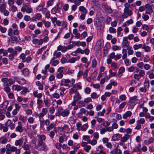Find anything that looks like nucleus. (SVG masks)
<instances>
[{
    "label": "nucleus",
    "mask_w": 154,
    "mask_h": 154,
    "mask_svg": "<svg viewBox=\"0 0 154 154\" xmlns=\"http://www.w3.org/2000/svg\"><path fill=\"white\" fill-rule=\"evenodd\" d=\"M36 139H33L32 140V143L34 145L35 148L39 151H47L48 149L47 145L44 142H37Z\"/></svg>",
    "instance_id": "nucleus-1"
},
{
    "label": "nucleus",
    "mask_w": 154,
    "mask_h": 154,
    "mask_svg": "<svg viewBox=\"0 0 154 154\" xmlns=\"http://www.w3.org/2000/svg\"><path fill=\"white\" fill-rule=\"evenodd\" d=\"M6 152L7 154H11L12 152H15L16 154H19L20 152V149L13 146H11L10 144H8L6 146Z\"/></svg>",
    "instance_id": "nucleus-2"
},
{
    "label": "nucleus",
    "mask_w": 154,
    "mask_h": 154,
    "mask_svg": "<svg viewBox=\"0 0 154 154\" xmlns=\"http://www.w3.org/2000/svg\"><path fill=\"white\" fill-rule=\"evenodd\" d=\"M69 93L71 95L74 94L73 99L79 100L81 99V97L79 92L74 88H71L69 90Z\"/></svg>",
    "instance_id": "nucleus-3"
},
{
    "label": "nucleus",
    "mask_w": 154,
    "mask_h": 154,
    "mask_svg": "<svg viewBox=\"0 0 154 154\" xmlns=\"http://www.w3.org/2000/svg\"><path fill=\"white\" fill-rule=\"evenodd\" d=\"M21 11L23 12L26 11L28 14H31L33 12V10L32 8L30 7V4L28 3H26L24 6H23L21 8Z\"/></svg>",
    "instance_id": "nucleus-4"
},
{
    "label": "nucleus",
    "mask_w": 154,
    "mask_h": 154,
    "mask_svg": "<svg viewBox=\"0 0 154 154\" xmlns=\"http://www.w3.org/2000/svg\"><path fill=\"white\" fill-rule=\"evenodd\" d=\"M27 138L26 136H23L19 140H16L15 142V145L16 146H20L26 144Z\"/></svg>",
    "instance_id": "nucleus-5"
},
{
    "label": "nucleus",
    "mask_w": 154,
    "mask_h": 154,
    "mask_svg": "<svg viewBox=\"0 0 154 154\" xmlns=\"http://www.w3.org/2000/svg\"><path fill=\"white\" fill-rule=\"evenodd\" d=\"M76 130L78 131H85L88 127V124L86 123L82 125L81 122H78L76 123Z\"/></svg>",
    "instance_id": "nucleus-6"
},
{
    "label": "nucleus",
    "mask_w": 154,
    "mask_h": 154,
    "mask_svg": "<svg viewBox=\"0 0 154 154\" xmlns=\"http://www.w3.org/2000/svg\"><path fill=\"white\" fill-rule=\"evenodd\" d=\"M73 52L76 54L78 53H80L82 54H85V55H88L89 54L90 51L88 48H86L85 50H82L81 48H78L75 51Z\"/></svg>",
    "instance_id": "nucleus-7"
},
{
    "label": "nucleus",
    "mask_w": 154,
    "mask_h": 154,
    "mask_svg": "<svg viewBox=\"0 0 154 154\" xmlns=\"http://www.w3.org/2000/svg\"><path fill=\"white\" fill-rule=\"evenodd\" d=\"M133 14L132 11L130 10L124 9V13L122 15L123 19L127 18L128 16H131Z\"/></svg>",
    "instance_id": "nucleus-8"
},
{
    "label": "nucleus",
    "mask_w": 154,
    "mask_h": 154,
    "mask_svg": "<svg viewBox=\"0 0 154 154\" xmlns=\"http://www.w3.org/2000/svg\"><path fill=\"white\" fill-rule=\"evenodd\" d=\"M64 69L63 67H60L57 69V72L56 76V78L58 79H61L63 77Z\"/></svg>",
    "instance_id": "nucleus-9"
},
{
    "label": "nucleus",
    "mask_w": 154,
    "mask_h": 154,
    "mask_svg": "<svg viewBox=\"0 0 154 154\" xmlns=\"http://www.w3.org/2000/svg\"><path fill=\"white\" fill-rule=\"evenodd\" d=\"M137 97L134 96L130 98L129 102L128 103V105L131 106L133 107L137 103Z\"/></svg>",
    "instance_id": "nucleus-10"
},
{
    "label": "nucleus",
    "mask_w": 154,
    "mask_h": 154,
    "mask_svg": "<svg viewBox=\"0 0 154 154\" xmlns=\"http://www.w3.org/2000/svg\"><path fill=\"white\" fill-rule=\"evenodd\" d=\"M16 131L20 133L24 131V128L22 125V123L21 122H18L17 125L15 128Z\"/></svg>",
    "instance_id": "nucleus-11"
},
{
    "label": "nucleus",
    "mask_w": 154,
    "mask_h": 154,
    "mask_svg": "<svg viewBox=\"0 0 154 154\" xmlns=\"http://www.w3.org/2000/svg\"><path fill=\"white\" fill-rule=\"evenodd\" d=\"M48 112V110L46 108H43L42 112L39 114H38L36 113L35 116L36 117H38L39 119L41 118H42L45 115H46Z\"/></svg>",
    "instance_id": "nucleus-12"
},
{
    "label": "nucleus",
    "mask_w": 154,
    "mask_h": 154,
    "mask_svg": "<svg viewBox=\"0 0 154 154\" xmlns=\"http://www.w3.org/2000/svg\"><path fill=\"white\" fill-rule=\"evenodd\" d=\"M102 8L109 13H111L112 12V11L110 7L108 6L106 4L103 3L102 5Z\"/></svg>",
    "instance_id": "nucleus-13"
},
{
    "label": "nucleus",
    "mask_w": 154,
    "mask_h": 154,
    "mask_svg": "<svg viewBox=\"0 0 154 154\" xmlns=\"http://www.w3.org/2000/svg\"><path fill=\"white\" fill-rule=\"evenodd\" d=\"M5 125L10 126L11 130H13L15 128V125L13 123L10 119H8L5 124Z\"/></svg>",
    "instance_id": "nucleus-14"
},
{
    "label": "nucleus",
    "mask_w": 154,
    "mask_h": 154,
    "mask_svg": "<svg viewBox=\"0 0 154 154\" xmlns=\"http://www.w3.org/2000/svg\"><path fill=\"white\" fill-rule=\"evenodd\" d=\"M129 42L127 39V38L124 37L123 38V42L122 43V47L128 48L130 47L129 46Z\"/></svg>",
    "instance_id": "nucleus-15"
},
{
    "label": "nucleus",
    "mask_w": 154,
    "mask_h": 154,
    "mask_svg": "<svg viewBox=\"0 0 154 154\" xmlns=\"http://www.w3.org/2000/svg\"><path fill=\"white\" fill-rule=\"evenodd\" d=\"M70 83L71 81L69 79H63L61 81L60 85L61 86H68L69 85V84Z\"/></svg>",
    "instance_id": "nucleus-16"
},
{
    "label": "nucleus",
    "mask_w": 154,
    "mask_h": 154,
    "mask_svg": "<svg viewBox=\"0 0 154 154\" xmlns=\"http://www.w3.org/2000/svg\"><path fill=\"white\" fill-rule=\"evenodd\" d=\"M145 7L146 9L145 11L146 14H150L152 12L153 10L149 4H146L145 5Z\"/></svg>",
    "instance_id": "nucleus-17"
},
{
    "label": "nucleus",
    "mask_w": 154,
    "mask_h": 154,
    "mask_svg": "<svg viewBox=\"0 0 154 154\" xmlns=\"http://www.w3.org/2000/svg\"><path fill=\"white\" fill-rule=\"evenodd\" d=\"M80 58V57L79 56H78L77 57H72L68 60V62L71 63H74L76 61L79 60Z\"/></svg>",
    "instance_id": "nucleus-18"
},
{
    "label": "nucleus",
    "mask_w": 154,
    "mask_h": 154,
    "mask_svg": "<svg viewBox=\"0 0 154 154\" xmlns=\"http://www.w3.org/2000/svg\"><path fill=\"white\" fill-rule=\"evenodd\" d=\"M130 136L128 134H125L123 136L121 137V141L123 143L125 142L129 139Z\"/></svg>",
    "instance_id": "nucleus-19"
},
{
    "label": "nucleus",
    "mask_w": 154,
    "mask_h": 154,
    "mask_svg": "<svg viewBox=\"0 0 154 154\" xmlns=\"http://www.w3.org/2000/svg\"><path fill=\"white\" fill-rule=\"evenodd\" d=\"M118 146L119 145L117 146L116 148L110 152L111 154H122V151L120 149H118Z\"/></svg>",
    "instance_id": "nucleus-20"
},
{
    "label": "nucleus",
    "mask_w": 154,
    "mask_h": 154,
    "mask_svg": "<svg viewBox=\"0 0 154 154\" xmlns=\"http://www.w3.org/2000/svg\"><path fill=\"white\" fill-rule=\"evenodd\" d=\"M132 114V112L130 111H127L123 115L122 117L123 119H127L128 117H130L131 116Z\"/></svg>",
    "instance_id": "nucleus-21"
},
{
    "label": "nucleus",
    "mask_w": 154,
    "mask_h": 154,
    "mask_svg": "<svg viewBox=\"0 0 154 154\" xmlns=\"http://www.w3.org/2000/svg\"><path fill=\"white\" fill-rule=\"evenodd\" d=\"M22 87L18 85H14L12 86V89L13 91H20L22 90Z\"/></svg>",
    "instance_id": "nucleus-22"
},
{
    "label": "nucleus",
    "mask_w": 154,
    "mask_h": 154,
    "mask_svg": "<svg viewBox=\"0 0 154 154\" xmlns=\"http://www.w3.org/2000/svg\"><path fill=\"white\" fill-rule=\"evenodd\" d=\"M22 74L24 76H28L29 74V70L27 68H25L22 71Z\"/></svg>",
    "instance_id": "nucleus-23"
},
{
    "label": "nucleus",
    "mask_w": 154,
    "mask_h": 154,
    "mask_svg": "<svg viewBox=\"0 0 154 154\" xmlns=\"http://www.w3.org/2000/svg\"><path fill=\"white\" fill-rule=\"evenodd\" d=\"M79 11L81 12V14H86L87 13V9L83 6H80L79 7Z\"/></svg>",
    "instance_id": "nucleus-24"
},
{
    "label": "nucleus",
    "mask_w": 154,
    "mask_h": 154,
    "mask_svg": "<svg viewBox=\"0 0 154 154\" xmlns=\"http://www.w3.org/2000/svg\"><path fill=\"white\" fill-rule=\"evenodd\" d=\"M37 137L39 138V140H38L37 142L39 143V142H44L43 141L45 140L46 139V137L45 135H37Z\"/></svg>",
    "instance_id": "nucleus-25"
},
{
    "label": "nucleus",
    "mask_w": 154,
    "mask_h": 154,
    "mask_svg": "<svg viewBox=\"0 0 154 154\" xmlns=\"http://www.w3.org/2000/svg\"><path fill=\"white\" fill-rule=\"evenodd\" d=\"M69 113V111L68 109H66L63 111L60 114L63 117H66L68 116Z\"/></svg>",
    "instance_id": "nucleus-26"
},
{
    "label": "nucleus",
    "mask_w": 154,
    "mask_h": 154,
    "mask_svg": "<svg viewBox=\"0 0 154 154\" xmlns=\"http://www.w3.org/2000/svg\"><path fill=\"white\" fill-rule=\"evenodd\" d=\"M22 91H21L20 93L22 95H25L27 92H29V90L26 87H22Z\"/></svg>",
    "instance_id": "nucleus-27"
},
{
    "label": "nucleus",
    "mask_w": 154,
    "mask_h": 154,
    "mask_svg": "<svg viewBox=\"0 0 154 154\" xmlns=\"http://www.w3.org/2000/svg\"><path fill=\"white\" fill-rule=\"evenodd\" d=\"M122 53L123 54L122 58L123 60H124L127 57V50L124 48L122 49Z\"/></svg>",
    "instance_id": "nucleus-28"
},
{
    "label": "nucleus",
    "mask_w": 154,
    "mask_h": 154,
    "mask_svg": "<svg viewBox=\"0 0 154 154\" xmlns=\"http://www.w3.org/2000/svg\"><path fill=\"white\" fill-rule=\"evenodd\" d=\"M37 91H35L33 92V95L35 97H36L38 99L41 98L42 96V93H40L38 94Z\"/></svg>",
    "instance_id": "nucleus-29"
},
{
    "label": "nucleus",
    "mask_w": 154,
    "mask_h": 154,
    "mask_svg": "<svg viewBox=\"0 0 154 154\" xmlns=\"http://www.w3.org/2000/svg\"><path fill=\"white\" fill-rule=\"evenodd\" d=\"M20 85H24L26 83V80L23 78L19 79L16 81Z\"/></svg>",
    "instance_id": "nucleus-30"
},
{
    "label": "nucleus",
    "mask_w": 154,
    "mask_h": 154,
    "mask_svg": "<svg viewBox=\"0 0 154 154\" xmlns=\"http://www.w3.org/2000/svg\"><path fill=\"white\" fill-rule=\"evenodd\" d=\"M36 85L38 87V89L39 90H43V86L39 81H37L36 82Z\"/></svg>",
    "instance_id": "nucleus-31"
},
{
    "label": "nucleus",
    "mask_w": 154,
    "mask_h": 154,
    "mask_svg": "<svg viewBox=\"0 0 154 154\" xmlns=\"http://www.w3.org/2000/svg\"><path fill=\"white\" fill-rule=\"evenodd\" d=\"M67 140V137L65 135H63L60 137L59 139V141L60 143H62L64 141Z\"/></svg>",
    "instance_id": "nucleus-32"
},
{
    "label": "nucleus",
    "mask_w": 154,
    "mask_h": 154,
    "mask_svg": "<svg viewBox=\"0 0 154 154\" xmlns=\"http://www.w3.org/2000/svg\"><path fill=\"white\" fill-rule=\"evenodd\" d=\"M145 118L148 119L149 121L150 122H152L154 120V116H151L149 113H147L146 115H145Z\"/></svg>",
    "instance_id": "nucleus-33"
},
{
    "label": "nucleus",
    "mask_w": 154,
    "mask_h": 154,
    "mask_svg": "<svg viewBox=\"0 0 154 154\" xmlns=\"http://www.w3.org/2000/svg\"><path fill=\"white\" fill-rule=\"evenodd\" d=\"M73 100H73L72 102L70 104H69V106L68 108L69 109H71V108H72V106H76V102H77V101L79 100H74V99H73Z\"/></svg>",
    "instance_id": "nucleus-34"
},
{
    "label": "nucleus",
    "mask_w": 154,
    "mask_h": 154,
    "mask_svg": "<svg viewBox=\"0 0 154 154\" xmlns=\"http://www.w3.org/2000/svg\"><path fill=\"white\" fill-rule=\"evenodd\" d=\"M8 141V139L5 137H0V143L2 144L6 143Z\"/></svg>",
    "instance_id": "nucleus-35"
},
{
    "label": "nucleus",
    "mask_w": 154,
    "mask_h": 154,
    "mask_svg": "<svg viewBox=\"0 0 154 154\" xmlns=\"http://www.w3.org/2000/svg\"><path fill=\"white\" fill-rule=\"evenodd\" d=\"M6 3L4 2L1 4L0 5V11L1 12L4 10L6 9Z\"/></svg>",
    "instance_id": "nucleus-36"
},
{
    "label": "nucleus",
    "mask_w": 154,
    "mask_h": 154,
    "mask_svg": "<svg viewBox=\"0 0 154 154\" xmlns=\"http://www.w3.org/2000/svg\"><path fill=\"white\" fill-rule=\"evenodd\" d=\"M88 143L91 144L92 145L94 146L97 144V140L95 139L93 140H88Z\"/></svg>",
    "instance_id": "nucleus-37"
},
{
    "label": "nucleus",
    "mask_w": 154,
    "mask_h": 154,
    "mask_svg": "<svg viewBox=\"0 0 154 154\" xmlns=\"http://www.w3.org/2000/svg\"><path fill=\"white\" fill-rule=\"evenodd\" d=\"M55 125L54 123L51 124L49 126L47 127V131H49L51 130L55 126Z\"/></svg>",
    "instance_id": "nucleus-38"
},
{
    "label": "nucleus",
    "mask_w": 154,
    "mask_h": 154,
    "mask_svg": "<svg viewBox=\"0 0 154 154\" xmlns=\"http://www.w3.org/2000/svg\"><path fill=\"white\" fill-rule=\"evenodd\" d=\"M142 48L145 50L146 52H149L150 51L151 49L149 46H146L144 44L143 45Z\"/></svg>",
    "instance_id": "nucleus-39"
},
{
    "label": "nucleus",
    "mask_w": 154,
    "mask_h": 154,
    "mask_svg": "<svg viewBox=\"0 0 154 154\" xmlns=\"http://www.w3.org/2000/svg\"><path fill=\"white\" fill-rule=\"evenodd\" d=\"M42 22L44 24L45 27L48 28L51 25L50 22L49 21H46L45 20H43Z\"/></svg>",
    "instance_id": "nucleus-40"
},
{
    "label": "nucleus",
    "mask_w": 154,
    "mask_h": 154,
    "mask_svg": "<svg viewBox=\"0 0 154 154\" xmlns=\"http://www.w3.org/2000/svg\"><path fill=\"white\" fill-rule=\"evenodd\" d=\"M17 10V8L14 5L10 6V8L9 9V10L11 11L12 12H15Z\"/></svg>",
    "instance_id": "nucleus-41"
},
{
    "label": "nucleus",
    "mask_w": 154,
    "mask_h": 154,
    "mask_svg": "<svg viewBox=\"0 0 154 154\" xmlns=\"http://www.w3.org/2000/svg\"><path fill=\"white\" fill-rule=\"evenodd\" d=\"M72 88H74L77 90H80L82 88V86L79 84H76L74 85Z\"/></svg>",
    "instance_id": "nucleus-42"
},
{
    "label": "nucleus",
    "mask_w": 154,
    "mask_h": 154,
    "mask_svg": "<svg viewBox=\"0 0 154 154\" xmlns=\"http://www.w3.org/2000/svg\"><path fill=\"white\" fill-rule=\"evenodd\" d=\"M44 6L42 5H39L36 8L37 10L40 11L43 10H47V9L46 8H44Z\"/></svg>",
    "instance_id": "nucleus-43"
},
{
    "label": "nucleus",
    "mask_w": 154,
    "mask_h": 154,
    "mask_svg": "<svg viewBox=\"0 0 154 154\" xmlns=\"http://www.w3.org/2000/svg\"><path fill=\"white\" fill-rule=\"evenodd\" d=\"M143 46L142 44H135L133 45V48L135 50H137L139 48H142Z\"/></svg>",
    "instance_id": "nucleus-44"
},
{
    "label": "nucleus",
    "mask_w": 154,
    "mask_h": 154,
    "mask_svg": "<svg viewBox=\"0 0 154 154\" xmlns=\"http://www.w3.org/2000/svg\"><path fill=\"white\" fill-rule=\"evenodd\" d=\"M109 33H115L116 32V29L112 26L109 27Z\"/></svg>",
    "instance_id": "nucleus-45"
},
{
    "label": "nucleus",
    "mask_w": 154,
    "mask_h": 154,
    "mask_svg": "<svg viewBox=\"0 0 154 154\" xmlns=\"http://www.w3.org/2000/svg\"><path fill=\"white\" fill-rule=\"evenodd\" d=\"M112 48L114 51H115L120 50L121 47L120 46L114 45L112 47Z\"/></svg>",
    "instance_id": "nucleus-46"
},
{
    "label": "nucleus",
    "mask_w": 154,
    "mask_h": 154,
    "mask_svg": "<svg viewBox=\"0 0 154 154\" xmlns=\"http://www.w3.org/2000/svg\"><path fill=\"white\" fill-rule=\"evenodd\" d=\"M97 64V62L95 59H93L92 61L91 67L93 68L95 67Z\"/></svg>",
    "instance_id": "nucleus-47"
},
{
    "label": "nucleus",
    "mask_w": 154,
    "mask_h": 154,
    "mask_svg": "<svg viewBox=\"0 0 154 154\" xmlns=\"http://www.w3.org/2000/svg\"><path fill=\"white\" fill-rule=\"evenodd\" d=\"M147 74L149 75V77L150 79H152L154 78V74L153 71L152 72L149 71L147 73Z\"/></svg>",
    "instance_id": "nucleus-48"
},
{
    "label": "nucleus",
    "mask_w": 154,
    "mask_h": 154,
    "mask_svg": "<svg viewBox=\"0 0 154 154\" xmlns=\"http://www.w3.org/2000/svg\"><path fill=\"white\" fill-rule=\"evenodd\" d=\"M91 97L93 99H95L96 98H97L99 97V95H97L96 93L93 92L92 93L91 95Z\"/></svg>",
    "instance_id": "nucleus-49"
},
{
    "label": "nucleus",
    "mask_w": 154,
    "mask_h": 154,
    "mask_svg": "<svg viewBox=\"0 0 154 154\" xmlns=\"http://www.w3.org/2000/svg\"><path fill=\"white\" fill-rule=\"evenodd\" d=\"M8 35L11 37L14 35L13 31L11 28H9L8 30Z\"/></svg>",
    "instance_id": "nucleus-50"
},
{
    "label": "nucleus",
    "mask_w": 154,
    "mask_h": 154,
    "mask_svg": "<svg viewBox=\"0 0 154 154\" xmlns=\"http://www.w3.org/2000/svg\"><path fill=\"white\" fill-rule=\"evenodd\" d=\"M46 106L48 107L50 106V101L48 99H45L44 100Z\"/></svg>",
    "instance_id": "nucleus-51"
},
{
    "label": "nucleus",
    "mask_w": 154,
    "mask_h": 154,
    "mask_svg": "<svg viewBox=\"0 0 154 154\" xmlns=\"http://www.w3.org/2000/svg\"><path fill=\"white\" fill-rule=\"evenodd\" d=\"M0 31L2 33H5L7 31V29L5 27H3L0 25Z\"/></svg>",
    "instance_id": "nucleus-52"
},
{
    "label": "nucleus",
    "mask_w": 154,
    "mask_h": 154,
    "mask_svg": "<svg viewBox=\"0 0 154 154\" xmlns=\"http://www.w3.org/2000/svg\"><path fill=\"white\" fill-rule=\"evenodd\" d=\"M41 15L39 13L37 14L35 17H34V20H39L41 17Z\"/></svg>",
    "instance_id": "nucleus-53"
},
{
    "label": "nucleus",
    "mask_w": 154,
    "mask_h": 154,
    "mask_svg": "<svg viewBox=\"0 0 154 154\" xmlns=\"http://www.w3.org/2000/svg\"><path fill=\"white\" fill-rule=\"evenodd\" d=\"M94 23L95 26L97 27H99V22L98 20L97 19H94Z\"/></svg>",
    "instance_id": "nucleus-54"
},
{
    "label": "nucleus",
    "mask_w": 154,
    "mask_h": 154,
    "mask_svg": "<svg viewBox=\"0 0 154 154\" xmlns=\"http://www.w3.org/2000/svg\"><path fill=\"white\" fill-rule=\"evenodd\" d=\"M127 49L128 50V54L129 55H132L134 54V51L131 49V47L127 48Z\"/></svg>",
    "instance_id": "nucleus-55"
},
{
    "label": "nucleus",
    "mask_w": 154,
    "mask_h": 154,
    "mask_svg": "<svg viewBox=\"0 0 154 154\" xmlns=\"http://www.w3.org/2000/svg\"><path fill=\"white\" fill-rule=\"evenodd\" d=\"M110 125V122H108L107 121H103L102 123V125H103V126L105 127H107L109 126Z\"/></svg>",
    "instance_id": "nucleus-56"
},
{
    "label": "nucleus",
    "mask_w": 154,
    "mask_h": 154,
    "mask_svg": "<svg viewBox=\"0 0 154 154\" xmlns=\"http://www.w3.org/2000/svg\"><path fill=\"white\" fill-rule=\"evenodd\" d=\"M91 146L90 145L87 146L85 147L83 149L84 150L87 152H88L91 149Z\"/></svg>",
    "instance_id": "nucleus-57"
},
{
    "label": "nucleus",
    "mask_w": 154,
    "mask_h": 154,
    "mask_svg": "<svg viewBox=\"0 0 154 154\" xmlns=\"http://www.w3.org/2000/svg\"><path fill=\"white\" fill-rule=\"evenodd\" d=\"M62 6V5L60 3H58L57 5V9L58 11H60Z\"/></svg>",
    "instance_id": "nucleus-58"
},
{
    "label": "nucleus",
    "mask_w": 154,
    "mask_h": 154,
    "mask_svg": "<svg viewBox=\"0 0 154 154\" xmlns=\"http://www.w3.org/2000/svg\"><path fill=\"white\" fill-rule=\"evenodd\" d=\"M7 3L9 6L10 7L14 5H13L14 4V0H8Z\"/></svg>",
    "instance_id": "nucleus-59"
},
{
    "label": "nucleus",
    "mask_w": 154,
    "mask_h": 154,
    "mask_svg": "<svg viewBox=\"0 0 154 154\" xmlns=\"http://www.w3.org/2000/svg\"><path fill=\"white\" fill-rule=\"evenodd\" d=\"M142 18L144 21H146L149 19V17L148 15L143 14L142 16Z\"/></svg>",
    "instance_id": "nucleus-60"
},
{
    "label": "nucleus",
    "mask_w": 154,
    "mask_h": 154,
    "mask_svg": "<svg viewBox=\"0 0 154 154\" xmlns=\"http://www.w3.org/2000/svg\"><path fill=\"white\" fill-rule=\"evenodd\" d=\"M149 87V81H145L144 83V87L146 89L148 88Z\"/></svg>",
    "instance_id": "nucleus-61"
},
{
    "label": "nucleus",
    "mask_w": 154,
    "mask_h": 154,
    "mask_svg": "<svg viewBox=\"0 0 154 154\" xmlns=\"http://www.w3.org/2000/svg\"><path fill=\"white\" fill-rule=\"evenodd\" d=\"M125 8L124 9L130 10L129 8L130 7V5L128 3L126 2L125 4Z\"/></svg>",
    "instance_id": "nucleus-62"
},
{
    "label": "nucleus",
    "mask_w": 154,
    "mask_h": 154,
    "mask_svg": "<svg viewBox=\"0 0 154 154\" xmlns=\"http://www.w3.org/2000/svg\"><path fill=\"white\" fill-rule=\"evenodd\" d=\"M10 39L11 41H13L17 42L18 40V38L17 37L14 35L11 37Z\"/></svg>",
    "instance_id": "nucleus-63"
},
{
    "label": "nucleus",
    "mask_w": 154,
    "mask_h": 154,
    "mask_svg": "<svg viewBox=\"0 0 154 154\" xmlns=\"http://www.w3.org/2000/svg\"><path fill=\"white\" fill-rule=\"evenodd\" d=\"M56 148L58 149H60L62 147V144L60 143H57L55 144Z\"/></svg>",
    "instance_id": "nucleus-64"
}]
</instances>
